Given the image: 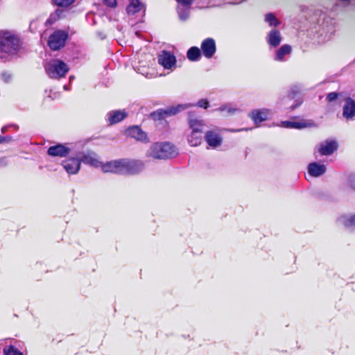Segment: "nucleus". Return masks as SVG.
<instances>
[{"label": "nucleus", "instance_id": "nucleus-1", "mask_svg": "<svg viewBox=\"0 0 355 355\" xmlns=\"http://www.w3.org/2000/svg\"><path fill=\"white\" fill-rule=\"evenodd\" d=\"M20 40L8 31H0V61L6 62L9 57L17 53Z\"/></svg>", "mask_w": 355, "mask_h": 355}, {"label": "nucleus", "instance_id": "nucleus-2", "mask_svg": "<svg viewBox=\"0 0 355 355\" xmlns=\"http://www.w3.org/2000/svg\"><path fill=\"white\" fill-rule=\"evenodd\" d=\"M177 155L175 146L169 142L155 143L151 145L147 156L154 159H170Z\"/></svg>", "mask_w": 355, "mask_h": 355}, {"label": "nucleus", "instance_id": "nucleus-3", "mask_svg": "<svg viewBox=\"0 0 355 355\" xmlns=\"http://www.w3.org/2000/svg\"><path fill=\"white\" fill-rule=\"evenodd\" d=\"M144 168V163L141 160L129 158L121 159V174L137 175L141 173Z\"/></svg>", "mask_w": 355, "mask_h": 355}, {"label": "nucleus", "instance_id": "nucleus-4", "mask_svg": "<svg viewBox=\"0 0 355 355\" xmlns=\"http://www.w3.org/2000/svg\"><path fill=\"white\" fill-rule=\"evenodd\" d=\"M45 70L51 78L59 79L65 77L69 71V67L64 61L54 60L45 66Z\"/></svg>", "mask_w": 355, "mask_h": 355}, {"label": "nucleus", "instance_id": "nucleus-5", "mask_svg": "<svg viewBox=\"0 0 355 355\" xmlns=\"http://www.w3.org/2000/svg\"><path fill=\"white\" fill-rule=\"evenodd\" d=\"M68 38L69 33L67 31L56 30L50 35L47 44L51 51H59L64 47Z\"/></svg>", "mask_w": 355, "mask_h": 355}, {"label": "nucleus", "instance_id": "nucleus-6", "mask_svg": "<svg viewBox=\"0 0 355 355\" xmlns=\"http://www.w3.org/2000/svg\"><path fill=\"white\" fill-rule=\"evenodd\" d=\"M187 107L188 106L187 105H178L177 106L169 107L166 110L158 109L156 111L150 113V117L154 121H160L166 119L168 116L177 114L181 110L186 109Z\"/></svg>", "mask_w": 355, "mask_h": 355}, {"label": "nucleus", "instance_id": "nucleus-7", "mask_svg": "<svg viewBox=\"0 0 355 355\" xmlns=\"http://www.w3.org/2000/svg\"><path fill=\"white\" fill-rule=\"evenodd\" d=\"M158 63L165 69H172L177 62L176 58L173 53L163 50L157 56Z\"/></svg>", "mask_w": 355, "mask_h": 355}, {"label": "nucleus", "instance_id": "nucleus-8", "mask_svg": "<svg viewBox=\"0 0 355 355\" xmlns=\"http://www.w3.org/2000/svg\"><path fill=\"white\" fill-rule=\"evenodd\" d=\"M188 123L192 132L202 133L205 127V123L196 112H189L187 113Z\"/></svg>", "mask_w": 355, "mask_h": 355}, {"label": "nucleus", "instance_id": "nucleus-9", "mask_svg": "<svg viewBox=\"0 0 355 355\" xmlns=\"http://www.w3.org/2000/svg\"><path fill=\"white\" fill-rule=\"evenodd\" d=\"M70 153V148L66 144L60 143L50 146L47 150V155L52 157H67Z\"/></svg>", "mask_w": 355, "mask_h": 355}, {"label": "nucleus", "instance_id": "nucleus-10", "mask_svg": "<svg viewBox=\"0 0 355 355\" xmlns=\"http://www.w3.org/2000/svg\"><path fill=\"white\" fill-rule=\"evenodd\" d=\"M200 50L206 58H211L216 51L215 40L211 37L205 39L201 43Z\"/></svg>", "mask_w": 355, "mask_h": 355}, {"label": "nucleus", "instance_id": "nucleus-11", "mask_svg": "<svg viewBox=\"0 0 355 355\" xmlns=\"http://www.w3.org/2000/svg\"><path fill=\"white\" fill-rule=\"evenodd\" d=\"M81 161L79 158L69 157L62 162L61 165L69 175L78 173L80 168Z\"/></svg>", "mask_w": 355, "mask_h": 355}, {"label": "nucleus", "instance_id": "nucleus-12", "mask_svg": "<svg viewBox=\"0 0 355 355\" xmlns=\"http://www.w3.org/2000/svg\"><path fill=\"white\" fill-rule=\"evenodd\" d=\"M125 133L128 137L135 139L137 141L148 143L150 139L147 134L138 125H133L128 128Z\"/></svg>", "mask_w": 355, "mask_h": 355}, {"label": "nucleus", "instance_id": "nucleus-13", "mask_svg": "<svg viewBox=\"0 0 355 355\" xmlns=\"http://www.w3.org/2000/svg\"><path fill=\"white\" fill-rule=\"evenodd\" d=\"M338 149V144L334 140H327L320 143L318 147L320 155H332Z\"/></svg>", "mask_w": 355, "mask_h": 355}, {"label": "nucleus", "instance_id": "nucleus-14", "mask_svg": "<svg viewBox=\"0 0 355 355\" xmlns=\"http://www.w3.org/2000/svg\"><path fill=\"white\" fill-rule=\"evenodd\" d=\"M101 168L105 173L121 174V159L102 162Z\"/></svg>", "mask_w": 355, "mask_h": 355}, {"label": "nucleus", "instance_id": "nucleus-15", "mask_svg": "<svg viewBox=\"0 0 355 355\" xmlns=\"http://www.w3.org/2000/svg\"><path fill=\"white\" fill-rule=\"evenodd\" d=\"M81 163L89 165L91 166L101 167L102 162L98 160L97 155L94 152H88L83 154L79 158Z\"/></svg>", "mask_w": 355, "mask_h": 355}, {"label": "nucleus", "instance_id": "nucleus-16", "mask_svg": "<svg viewBox=\"0 0 355 355\" xmlns=\"http://www.w3.org/2000/svg\"><path fill=\"white\" fill-rule=\"evenodd\" d=\"M343 116L347 120L352 119L355 116V101L350 97L345 100Z\"/></svg>", "mask_w": 355, "mask_h": 355}, {"label": "nucleus", "instance_id": "nucleus-17", "mask_svg": "<svg viewBox=\"0 0 355 355\" xmlns=\"http://www.w3.org/2000/svg\"><path fill=\"white\" fill-rule=\"evenodd\" d=\"M269 110L267 109L253 110L249 114L250 118L256 125L266 121L268 118Z\"/></svg>", "mask_w": 355, "mask_h": 355}, {"label": "nucleus", "instance_id": "nucleus-18", "mask_svg": "<svg viewBox=\"0 0 355 355\" xmlns=\"http://www.w3.org/2000/svg\"><path fill=\"white\" fill-rule=\"evenodd\" d=\"M205 139L207 143L214 148L219 146L222 143V138L219 134L212 130L206 132Z\"/></svg>", "mask_w": 355, "mask_h": 355}, {"label": "nucleus", "instance_id": "nucleus-19", "mask_svg": "<svg viewBox=\"0 0 355 355\" xmlns=\"http://www.w3.org/2000/svg\"><path fill=\"white\" fill-rule=\"evenodd\" d=\"M127 113L125 112H122L121 110H114L111 111L107 113L108 122L110 125H114L117 123L121 122L127 116Z\"/></svg>", "mask_w": 355, "mask_h": 355}, {"label": "nucleus", "instance_id": "nucleus-20", "mask_svg": "<svg viewBox=\"0 0 355 355\" xmlns=\"http://www.w3.org/2000/svg\"><path fill=\"white\" fill-rule=\"evenodd\" d=\"M309 173L313 177H319L323 175L326 171V166L318 162H312L308 166Z\"/></svg>", "mask_w": 355, "mask_h": 355}, {"label": "nucleus", "instance_id": "nucleus-21", "mask_svg": "<svg viewBox=\"0 0 355 355\" xmlns=\"http://www.w3.org/2000/svg\"><path fill=\"white\" fill-rule=\"evenodd\" d=\"M282 41L280 33L277 29H272L268 33V43L273 47H277L279 45Z\"/></svg>", "mask_w": 355, "mask_h": 355}, {"label": "nucleus", "instance_id": "nucleus-22", "mask_svg": "<svg viewBox=\"0 0 355 355\" xmlns=\"http://www.w3.org/2000/svg\"><path fill=\"white\" fill-rule=\"evenodd\" d=\"M202 55L201 50L197 46H192L187 52V57L189 60L196 62L200 59Z\"/></svg>", "mask_w": 355, "mask_h": 355}, {"label": "nucleus", "instance_id": "nucleus-23", "mask_svg": "<svg viewBox=\"0 0 355 355\" xmlns=\"http://www.w3.org/2000/svg\"><path fill=\"white\" fill-rule=\"evenodd\" d=\"M142 8V4L139 0H130V3L126 8V12L129 15H135Z\"/></svg>", "mask_w": 355, "mask_h": 355}, {"label": "nucleus", "instance_id": "nucleus-24", "mask_svg": "<svg viewBox=\"0 0 355 355\" xmlns=\"http://www.w3.org/2000/svg\"><path fill=\"white\" fill-rule=\"evenodd\" d=\"M292 48L289 44H284L282 45L275 53V60L277 61H282L284 60V57L286 55H288L291 53Z\"/></svg>", "mask_w": 355, "mask_h": 355}, {"label": "nucleus", "instance_id": "nucleus-25", "mask_svg": "<svg viewBox=\"0 0 355 355\" xmlns=\"http://www.w3.org/2000/svg\"><path fill=\"white\" fill-rule=\"evenodd\" d=\"M202 139L201 133L191 132L188 137V142L191 146H198L200 145Z\"/></svg>", "mask_w": 355, "mask_h": 355}, {"label": "nucleus", "instance_id": "nucleus-26", "mask_svg": "<svg viewBox=\"0 0 355 355\" xmlns=\"http://www.w3.org/2000/svg\"><path fill=\"white\" fill-rule=\"evenodd\" d=\"M282 125L286 128L302 129L306 127V124L302 122H293L289 121H282Z\"/></svg>", "mask_w": 355, "mask_h": 355}, {"label": "nucleus", "instance_id": "nucleus-27", "mask_svg": "<svg viewBox=\"0 0 355 355\" xmlns=\"http://www.w3.org/2000/svg\"><path fill=\"white\" fill-rule=\"evenodd\" d=\"M266 21L269 24L270 26H278L280 24V21L277 19L273 13H268L266 15Z\"/></svg>", "mask_w": 355, "mask_h": 355}, {"label": "nucleus", "instance_id": "nucleus-28", "mask_svg": "<svg viewBox=\"0 0 355 355\" xmlns=\"http://www.w3.org/2000/svg\"><path fill=\"white\" fill-rule=\"evenodd\" d=\"M3 354L4 355H23L22 352L12 345L6 347L3 349Z\"/></svg>", "mask_w": 355, "mask_h": 355}, {"label": "nucleus", "instance_id": "nucleus-29", "mask_svg": "<svg viewBox=\"0 0 355 355\" xmlns=\"http://www.w3.org/2000/svg\"><path fill=\"white\" fill-rule=\"evenodd\" d=\"M75 0H52L53 4L58 7L67 8L74 3Z\"/></svg>", "mask_w": 355, "mask_h": 355}, {"label": "nucleus", "instance_id": "nucleus-30", "mask_svg": "<svg viewBox=\"0 0 355 355\" xmlns=\"http://www.w3.org/2000/svg\"><path fill=\"white\" fill-rule=\"evenodd\" d=\"M343 223L347 227H355V214L349 216L344 217Z\"/></svg>", "mask_w": 355, "mask_h": 355}, {"label": "nucleus", "instance_id": "nucleus-31", "mask_svg": "<svg viewBox=\"0 0 355 355\" xmlns=\"http://www.w3.org/2000/svg\"><path fill=\"white\" fill-rule=\"evenodd\" d=\"M338 96H339V94L337 92H331L327 95L326 100L327 102L331 103V102L336 101L338 98Z\"/></svg>", "mask_w": 355, "mask_h": 355}, {"label": "nucleus", "instance_id": "nucleus-32", "mask_svg": "<svg viewBox=\"0 0 355 355\" xmlns=\"http://www.w3.org/2000/svg\"><path fill=\"white\" fill-rule=\"evenodd\" d=\"M197 105L200 107H203L204 109H207L209 106V103L207 99L202 98L198 101Z\"/></svg>", "mask_w": 355, "mask_h": 355}, {"label": "nucleus", "instance_id": "nucleus-33", "mask_svg": "<svg viewBox=\"0 0 355 355\" xmlns=\"http://www.w3.org/2000/svg\"><path fill=\"white\" fill-rule=\"evenodd\" d=\"M57 21V17L53 15H51L46 21L45 26H49L55 24Z\"/></svg>", "mask_w": 355, "mask_h": 355}, {"label": "nucleus", "instance_id": "nucleus-34", "mask_svg": "<svg viewBox=\"0 0 355 355\" xmlns=\"http://www.w3.org/2000/svg\"><path fill=\"white\" fill-rule=\"evenodd\" d=\"M104 3L110 8H115L117 5L116 0H104Z\"/></svg>", "mask_w": 355, "mask_h": 355}, {"label": "nucleus", "instance_id": "nucleus-35", "mask_svg": "<svg viewBox=\"0 0 355 355\" xmlns=\"http://www.w3.org/2000/svg\"><path fill=\"white\" fill-rule=\"evenodd\" d=\"M177 1L178 3H180L185 6H189L191 4V2L193 0H177Z\"/></svg>", "mask_w": 355, "mask_h": 355}, {"label": "nucleus", "instance_id": "nucleus-36", "mask_svg": "<svg viewBox=\"0 0 355 355\" xmlns=\"http://www.w3.org/2000/svg\"><path fill=\"white\" fill-rule=\"evenodd\" d=\"M302 104V101L297 102V103H295V105H291L290 107V109L291 110H295L296 107H297L298 106H300V105Z\"/></svg>", "mask_w": 355, "mask_h": 355}, {"label": "nucleus", "instance_id": "nucleus-37", "mask_svg": "<svg viewBox=\"0 0 355 355\" xmlns=\"http://www.w3.org/2000/svg\"><path fill=\"white\" fill-rule=\"evenodd\" d=\"M7 141L6 137L0 135V144Z\"/></svg>", "mask_w": 355, "mask_h": 355}, {"label": "nucleus", "instance_id": "nucleus-38", "mask_svg": "<svg viewBox=\"0 0 355 355\" xmlns=\"http://www.w3.org/2000/svg\"><path fill=\"white\" fill-rule=\"evenodd\" d=\"M1 131H2L3 132H4V131H5L4 128H3L1 129Z\"/></svg>", "mask_w": 355, "mask_h": 355}]
</instances>
